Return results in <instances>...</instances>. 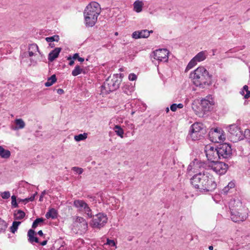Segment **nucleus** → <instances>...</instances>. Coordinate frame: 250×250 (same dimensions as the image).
Returning a JSON list of instances; mask_svg holds the SVG:
<instances>
[{
	"label": "nucleus",
	"mask_w": 250,
	"mask_h": 250,
	"mask_svg": "<svg viewBox=\"0 0 250 250\" xmlns=\"http://www.w3.org/2000/svg\"><path fill=\"white\" fill-rule=\"evenodd\" d=\"M21 222L20 221H14L12 223V226L10 227V231L14 233L18 229L19 226L21 224Z\"/></svg>",
	"instance_id": "obj_31"
},
{
	"label": "nucleus",
	"mask_w": 250,
	"mask_h": 250,
	"mask_svg": "<svg viewBox=\"0 0 250 250\" xmlns=\"http://www.w3.org/2000/svg\"><path fill=\"white\" fill-rule=\"evenodd\" d=\"M45 193H46V191H45V190H43V191L42 192V193H41V195H40V196L39 201L41 202V201H42V200H43V196L45 194Z\"/></svg>",
	"instance_id": "obj_48"
},
{
	"label": "nucleus",
	"mask_w": 250,
	"mask_h": 250,
	"mask_svg": "<svg viewBox=\"0 0 250 250\" xmlns=\"http://www.w3.org/2000/svg\"><path fill=\"white\" fill-rule=\"evenodd\" d=\"M122 74H114L112 78H107L101 86V91L103 93L109 94L119 88L121 83L122 79L119 78V76L121 77Z\"/></svg>",
	"instance_id": "obj_4"
},
{
	"label": "nucleus",
	"mask_w": 250,
	"mask_h": 250,
	"mask_svg": "<svg viewBox=\"0 0 250 250\" xmlns=\"http://www.w3.org/2000/svg\"><path fill=\"white\" fill-rule=\"evenodd\" d=\"M149 37L148 30L146 29L136 31L132 34V37L135 39L147 38Z\"/></svg>",
	"instance_id": "obj_16"
},
{
	"label": "nucleus",
	"mask_w": 250,
	"mask_h": 250,
	"mask_svg": "<svg viewBox=\"0 0 250 250\" xmlns=\"http://www.w3.org/2000/svg\"><path fill=\"white\" fill-rule=\"evenodd\" d=\"M67 60H76L77 59L79 62H83L84 61V59L83 58L80 57L79 53H75L73 56L72 57L71 56H69L67 57Z\"/></svg>",
	"instance_id": "obj_36"
},
{
	"label": "nucleus",
	"mask_w": 250,
	"mask_h": 250,
	"mask_svg": "<svg viewBox=\"0 0 250 250\" xmlns=\"http://www.w3.org/2000/svg\"><path fill=\"white\" fill-rule=\"evenodd\" d=\"M193 83L196 86L204 88L211 84V75L202 66L198 67L190 74Z\"/></svg>",
	"instance_id": "obj_1"
},
{
	"label": "nucleus",
	"mask_w": 250,
	"mask_h": 250,
	"mask_svg": "<svg viewBox=\"0 0 250 250\" xmlns=\"http://www.w3.org/2000/svg\"><path fill=\"white\" fill-rule=\"evenodd\" d=\"M92 218V219L89 224L93 229H101L105 226L108 220L107 215L102 212L98 213L95 215H93Z\"/></svg>",
	"instance_id": "obj_6"
},
{
	"label": "nucleus",
	"mask_w": 250,
	"mask_h": 250,
	"mask_svg": "<svg viewBox=\"0 0 250 250\" xmlns=\"http://www.w3.org/2000/svg\"><path fill=\"white\" fill-rule=\"evenodd\" d=\"M203 132H195L189 130L188 137H190L193 141L200 140L203 137Z\"/></svg>",
	"instance_id": "obj_21"
},
{
	"label": "nucleus",
	"mask_w": 250,
	"mask_h": 250,
	"mask_svg": "<svg viewBox=\"0 0 250 250\" xmlns=\"http://www.w3.org/2000/svg\"><path fill=\"white\" fill-rule=\"evenodd\" d=\"M64 93V90L62 89L59 88L57 89V93L59 94H62Z\"/></svg>",
	"instance_id": "obj_50"
},
{
	"label": "nucleus",
	"mask_w": 250,
	"mask_h": 250,
	"mask_svg": "<svg viewBox=\"0 0 250 250\" xmlns=\"http://www.w3.org/2000/svg\"><path fill=\"white\" fill-rule=\"evenodd\" d=\"M47 242V240H44L40 244H41V245L43 246H45L46 245Z\"/></svg>",
	"instance_id": "obj_55"
},
{
	"label": "nucleus",
	"mask_w": 250,
	"mask_h": 250,
	"mask_svg": "<svg viewBox=\"0 0 250 250\" xmlns=\"http://www.w3.org/2000/svg\"><path fill=\"white\" fill-rule=\"evenodd\" d=\"M137 78L136 75L134 73H130L128 76V79L132 81L136 80Z\"/></svg>",
	"instance_id": "obj_46"
},
{
	"label": "nucleus",
	"mask_w": 250,
	"mask_h": 250,
	"mask_svg": "<svg viewBox=\"0 0 250 250\" xmlns=\"http://www.w3.org/2000/svg\"><path fill=\"white\" fill-rule=\"evenodd\" d=\"M76 221L80 224H82L83 225V229L85 230L87 229L88 227V224L84 218L82 217L78 216L76 218Z\"/></svg>",
	"instance_id": "obj_30"
},
{
	"label": "nucleus",
	"mask_w": 250,
	"mask_h": 250,
	"mask_svg": "<svg viewBox=\"0 0 250 250\" xmlns=\"http://www.w3.org/2000/svg\"><path fill=\"white\" fill-rule=\"evenodd\" d=\"M216 51H217V49H212V52H213V53H212V55H213V56H214V55H215V52H216Z\"/></svg>",
	"instance_id": "obj_58"
},
{
	"label": "nucleus",
	"mask_w": 250,
	"mask_h": 250,
	"mask_svg": "<svg viewBox=\"0 0 250 250\" xmlns=\"http://www.w3.org/2000/svg\"><path fill=\"white\" fill-rule=\"evenodd\" d=\"M235 187V183L233 181H231L227 186L224 188L221 192L222 194H224V195H227L230 189H232Z\"/></svg>",
	"instance_id": "obj_24"
},
{
	"label": "nucleus",
	"mask_w": 250,
	"mask_h": 250,
	"mask_svg": "<svg viewBox=\"0 0 250 250\" xmlns=\"http://www.w3.org/2000/svg\"><path fill=\"white\" fill-rule=\"evenodd\" d=\"M248 162L250 164V156L248 158Z\"/></svg>",
	"instance_id": "obj_64"
},
{
	"label": "nucleus",
	"mask_w": 250,
	"mask_h": 250,
	"mask_svg": "<svg viewBox=\"0 0 250 250\" xmlns=\"http://www.w3.org/2000/svg\"><path fill=\"white\" fill-rule=\"evenodd\" d=\"M57 81V78L55 74L52 75L47 79V82L44 83L46 87H49Z\"/></svg>",
	"instance_id": "obj_27"
},
{
	"label": "nucleus",
	"mask_w": 250,
	"mask_h": 250,
	"mask_svg": "<svg viewBox=\"0 0 250 250\" xmlns=\"http://www.w3.org/2000/svg\"><path fill=\"white\" fill-rule=\"evenodd\" d=\"M73 206L79 211L85 213L88 218H91L93 216L91 209L84 201L80 199L75 200L73 202Z\"/></svg>",
	"instance_id": "obj_8"
},
{
	"label": "nucleus",
	"mask_w": 250,
	"mask_h": 250,
	"mask_svg": "<svg viewBox=\"0 0 250 250\" xmlns=\"http://www.w3.org/2000/svg\"><path fill=\"white\" fill-rule=\"evenodd\" d=\"M1 196L2 199H7L10 196V193L9 191H4L1 193Z\"/></svg>",
	"instance_id": "obj_44"
},
{
	"label": "nucleus",
	"mask_w": 250,
	"mask_h": 250,
	"mask_svg": "<svg viewBox=\"0 0 250 250\" xmlns=\"http://www.w3.org/2000/svg\"><path fill=\"white\" fill-rule=\"evenodd\" d=\"M248 88H249L248 86L247 85H245L243 86V88L242 90H243L244 91L246 92L247 91L249 90Z\"/></svg>",
	"instance_id": "obj_53"
},
{
	"label": "nucleus",
	"mask_w": 250,
	"mask_h": 250,
	"mask_svg": "<svg viewBox=\"0 0 250 250\" xmlns=\"http://www.w3.org/2000/svg\"><path fill=\"white\" fill-rule=\"evenodd\" d=\"M18 200L19 202H26V200H25V199H18Z\"/></svg>",
	"instance_id": "obj_56"
},
{
	"label": "nucleus",
	"mask_w": 250,
	"mask_h": 250,
	"mask_svg": "<svg viewBox=\"0 0 250 250\" xmlns=\"http://www.w3.org/2000/svg\"><path fill=\"white\" fill-rule=\"evenodd\" d=\"M208 249H209V250H213V247L212 246H209L208 247Z\"/></svg>",
	"instance_id": "obj_60"
},
{
	"label": "nucleus",
	"mask_w": 250,
	"mask_h": 250,
	"mask_svg": "<svg viewBox=\"0 0 250 250\" xmlns=\"http://www.w3.org/2000/svg\"><path fill=\"white\" fill-rule=\"evenodd\" d=\"M207 51L204 50L197 53L194 58L198 62H200L204 61L207 58Z\"/></svg>",
	"instance_id": "obj_22"
},
{
	"label": "nucleus",
	"mask_w": 250,
	"mask_h": 250,
	"mask_svg": "<svg viewBox=\"0 0 250 250\" xmlns=\"http://www.w3.org/2000/svg\"><path fill=\"white\" fill-rule=\"evenodd\" d=\"M100 13L101 8L100 4L95 1L90 2L86 7L83 12L85 26L86 27H93L94 26Z\"/></svg>",
	"instance_id": "obj_3"
},
{
	"label": "nucleus",
	"mask_w": 250,
	"mask_h": 250,
	"mask_svg": "<svg viewBox=\"0 0 250 250\" xmlns=\"http://www.w3.org/2000/svg\"><path fill=\"white\" fill-rule=\"evenodd\" d=\"M223 130L220 128H211L208 132V137L213 142H217L225 139L222 134Z\"/></svg>",
	"instance_id": "obj_13"
},
{
	"label": "nucleus",
	"mask_w": 250,
	"mask_h": 250,
	"mask_svg": "<svg viewBox=\"0 0 250 250\" xmlns=\"http://www.w3.org/2000/svg\"><path fill=\"white\" fill-rule=\"evenodd\" d=\"M28 54H29V56H30V57L33 56L34 55V51L29 50H28Z\"/></svg>",
	"instance_id": "obj_51"
},
{
	"label": "nucleus",
	"mask_w": 250,
	"mask_h": 250,
	"mask_svg": "<svg viewBox=\"0 0 250 250\" xmlns=\"http://www.w3.org/2000/svg\"><path fill=\"white\" fill-rule=\"evenodd\" d=\"M11 152L9 150L5 149L2 146H0V156L4 159L10 157Z\"/></svg>",
	"instance_id": "obj_25"
},
{
	"label": "nucleus",
	"mask_w": 250,
	"mask_h": 250,
	"mask_svg": "<svg viewBox=\"0 0 250 250\" xmlns=\"http://www.w3.org/2000/svg\"><path fill=\"white\" fill-rule=\"evenodd\" d=\"M72 170L74 171V172H76L77 173L79 174H82V173L83 172V170L82 168L81 167H74L72 168Z\"/></svg>",
	"instance_id": "obj_42"
},
{
	"label": "nucleus",
	"mask_w": 250,
	"mask_h": 250,
	"mask_svg": "<svg viewBox=\"0 0 250 250\" xmlns=\"http://www.w3.org/2000/svg\"><path fill=\"white\" fill-rule=\"evenodd\" d=\"M208 173L199 172L195 174L190 178V184L197 191L203 192L204 182Z\"/></svg>",
	"instance_id": "obj_5"
},
{
	"label": "nucleus",
	"mask_w": 250,
	"mask_h": 250,
	"mask_svg": "<svg viewBox=\"0 0 250 250\" xmlns=\"http://www.w3.org/2000/svg\"><path fill=\"white\" fill-rule=\"evenodd\" d=\"M123 92L127 95H131L132 93L134 91V86L132 83L127 82L124 83L122 86Z\"/></svg>",
	"instance_id": "obj_17"
},
{
	"label": "nucleus",
	"mask_w": 250,
	"mask_h": 250,
	"mask_svg": "<svg viewBox=\"0 0 250 250\" xmlns=\"http://www.w3.org/2000/svg\"><path fill=\"white\" fill-rule=\"evenodd\" d=\"M169 110L168 107H167V108H166V112H169Z\"/></svg>",
	"instance_id": "obj_63"
},
{
	"label": "nucleus",
	"mask_w": 250,
	"mask_h": 250,
	"mask_svg": "<svg viewBox=\"0 0 250 250\" xmlns=\"http://www.w3.org/2000/svg\"><path fill=\"white\" fill-rule=\"evenodd\" d=\"M192 169V167L191 166V165H188V171H190L191 169Z\"/></svg>",
	"instance_id": "obj_57"
},
{
	"label": "nucleus",
	"mask_w": 250,
	"mask_h": 250,
	"mask_svg": "<svg viewBox=\"0 0 250 250\" xmlns=\"http://www.w3.org/2000/svg\"><path fill=\"white\" fill-rule=\"evenodd\" d=\"M197 62H198L193 57L188 62L186 68V71H188L193 67L197 64Z\"/></svg>",
	"instance_id": "obj_34"
},
{
	"label": "nucleus",
	"mask_w": 250,
	"mask_h": 250,
	"mask_svg": "<svg viewBox=\"0 0 250 250\" xmlns=\"http://www.w3.org/2000/svg\"><path fill=\"white\" fill-rule=\"evenodd\" d=\"M11 205L13 208L18 207V204L17 202V197L15 195H12L11 196Z\"/></svg>",
	"instance_id": "obj_41"
},
{
	"label": "nucleus",
	"mask_w": 250,
	"mask_h": 250,
	"mask_svg": "<svg viewBox=\"0 0 250 250\" xmlns=\"http://www.w3.org/2000/svg\"><path fill=\"white\" fill-rule=\"evenodd\" d=\"M203 192H212L217 188V183L215 178L211 174L208 173L206 178Z\"/></svg>",
	"instance_id": "obj_12"
},
{
	"label": "nucleus",
	"mask_w": 250,
	"mask_h": 250,
	"mask_svg": "<svg viewBox=\"0 0 250 250\" xmlns=\"http://www.w3.org/2000/svg\"><path fill=\"white\" fill-rule=\"evenodd\" d=\"M245 91H244L243 90H242L240 92L241 93V94H242V95H245Z\"/></svg>",
	"instance_id": "obj_59"
},
{
	"label": "nucleus",
	"mask_w": 250,
	"mask_h": 250,
	"mask_svg": "<svg viewBox=\"0 0 250 250\" xmlns=\"http://www.w3.org/2000/svg\"><path fill=\"white\" fill-rule=\"evenodd\" d=\"M28 49L34 52H36V51L39 52L38 45L34 43L30 44L29 46Z\"/></svg>",
	"instance_id": "obj_43"
},
{
	"label": "nucleus",
	"mask_w": 250,
	"mask_h": 250,
	"mask_svg": "<svg viewBox=\"0 0 250 250\" xmlns=\"http://www.w3.org/2000/svg\"><path fill=\"white\" fill-rule=\"evenodd\" d=\"M168 51L167 49H159L153 52L154 59L160 62L168 61Z\"/></svg>",
	"instance_id": "obj_14"
},
{
	"label": "nucleus",
	"mask_w": 250,
	"mask_h": 250,
	"mask_svg": "<svg viewBox=\"0 0 250 250\" xmlns=\"http://www.w3.org/2000/svg\"><path fill=\"white\" fill-rule=\"evenodd\" d=\"M35 231L32 229H30L27 233V236L28 238V241L31 243L36 242L37 243H39V239L38 237L34 236Z\"/></svg>",
	"instance_id": "obj_20"
},
{
	"label": "nucleus",
	"mask_w": 250,
	"mask_h": 250,
	"mask_svg": "<svg viewBox=\"0 0 250 250\" xmlns=\"http://www.w3.org/2000/svg\"><path fill=\"white\" fill-rule=\"evenodd\" d=\"M83 72V69H82L80 66L78 65H77L74 70L72 71V75L73 76H76L79 74H80Z\"/></svg>",
	"instance_id": "obj_35"
},
{
	"label": "nucleus",
	"mask_w": 250,
	"mask_h": 250,
	"mask_svg": "<svg viewBox=\"0 0 250 250\" xmlns=\"http://www.w3.org/2000/svg\"><path fill=\"white\" fill-rule=\"evenodd\" d=\"M208 167L210 169L220 175L225 174L229 168L227 164L218 161L209 163Z\"/></svg>",
	"instance_id": "obj_10"
},
{
	"label": "nucleus",
	"mask_w": 250,
	"mask_h": 250,
	"mask_svg": "<svg viewBox=\"0 0 250 250\" xmlns=\"http://www.w3.org/2000/svg\"><path fill=\"white\" fill-rule=\"evenodd\" d=\"M87 137V134L86 133H84L83 134H80L78 135H75L74 136V139L77 142H80L81 141H83L86 139Z\"/></svg>",
	"instance_id": "obj_32"
},
{
	"label": "nucleus",
	"mask_w": 250,
	"mask_h": 250,
	"mask_svg": "<svg viewBox=\"0 0 250 250\" xmlns=\"http://www.w3.org/2000/svg\"><path fill=\"white\" fill-rule=\"evenodd\" d=\"M25 216V212L21 209L17 210L14 214L15 220H21L24 218Z\"/></svg>",
	"instance_id": "obj_26"
},
{
	"label": "nucleus",
	"mask_w": 250,
	"mask_h": 250,
	"mask_svg": "<svg viewBox=\"0 0 250 250\" xmlns=\"http://www.w3.org/2000/svg\"><path fill=\"white\" fill-rule=\"evenodd\" d=\"M7 228V224L5 221L0 218V233L4 231Z\"/></svg>",
	"instance_id": "obj_40"
},
{
	"label": "nucleus",
	"mask_w": 250,
	"mask_h": 250,
	"mask_svg": "<svg viewBox=\"0 0 250 250\" xmlns=\"http://www.w3.org/2000/svg\"><path fill=\"white\" fill-rule=\"evenodd\" d=\"M106 245H108L111 247L116 246V243L113 240H110L109 238H107L106 240Z\"/></svg>",
	"instance_id": "obj_45"
},
{
	"label": "nucleus",
	"mask_w": 250,
	"mask_h": 250,
	"mask_svg": "<svg viewBox=\"0 0 250 250\" xmlns=\"http://www.w3.org/2000/svg\"><path fill=\"white\" fill-rule=\"evenodd\" d=\"M60 39L59 36L58 35H54L53 36L46 37L45 38V40L47 42H59Z\"/></svg>",
	"instance_id": "obj_38"
},
{
	"label": "nucleus",
	"mask_w": 250,
	"mask_h": 250,
	"mask_svg": "<svg viewBox=\"0 0 250 250\" xmlns=\"http://www.w3.org/2000/svg\"><path fill=\"white\" fill-rule=\"evenodd\" d=\"M15 124L18 129H22L25 126V123L21 119H17L15 120Z\"/></svg>",
	"instance_id": "obj_33"
},
{
	"label": "nucleus",
	"mask_w": 250,
	"mask_h": 250,
	"mask_svg": "<svg viewBox=\"0 0 250 250\" xmlns=\"http://www.w3.org/2000/svg\"><path fill=\"white\" fill-rule=\"evenodd\" d=\"M58 213L57 210L54 208H50L45 214V217L47 219H56L58 217Z\"/></svg>",
	"instance_id": "obj_19"
},
{
	"label": "nucleus",
	"mask_w": 250,
	"mask_h": 250,
	"mask_svg": "<svg viewBox=\"0 0 250 250\" xmlns=\"http://www.w3.org/2000/svg\"><path fill=\"white\" fill-rule=\"evenodd\" d=\"M228 131L231 137H233L235 141L240 140L243 138V132L238 125L235 124L230 125Z\"/></svg>",
	"instance_id": "obj_15"
},
{
	"label": "nucleus",
	"mask_w": 250,
	"mask_h": 250,
	"mask_svg": "<svg viewBox=\"0 0 250 250\" xmlns=\"http://www.w3.org/2000/svg\"><path fill=\"white\" fill-rule=\"evenodd\" d=\"M44 219L43 218H36L33 222L32 228L33 229H35L37 227L38 225L41 223L43 222Z\"/></svg>",
	"instance_id": "obj_37"
},
{
	"label": "nucleus",
	"mask_w": 250,
	"mask_h": 250,
	"mask_svg": "<svg viewBox=\"0 0 250 250\" xmlns=\"http://www.w3.org/2000/svg\"><path fill=\"white\" fill-rule=\"evenodd\" d=\"M114 130L118 136L123 138L124 131L123 129L120 125H116L114 128Z\"/></svg>",
	"instance_id": "obj_29"
},
{
	"label": "nucleus",
	"mask_w": 250,
	"mask_h": 250,
	"mask_svg": "<svg viewBox=\"0 0 250 250\" xmlns=\"http://www.w3.org/2000/svg\"><path fill=\"white\" fill-rule=\"evenodd\" d=\"M220 160H227L231 158L232 152L231 146L229 144L224 143L217 145Z\"/></svg>",
	"instance_id": "obj_9"
},
{
	"label": "nucleus",
	"mask_w": 250,
	"mask_h": 250,
	"mask_svg": "<svg viewBox=\"0 0 250 250\" xmlns=\"http://www.w3.org/2000/svg\"><path fill=\"white\" fill-rule=\"evenodd\" d=\"M37 194V192H36L34 194L32 195L30 197L25 198V200H26V203H27L29 201H34V200L35 199V197Z\"/></svg>",
	"instance_id": "obj_47"
},
{
	"label": "nucleus",
	"mask_w": 250,
	"mask_h": 250,
	"mask_svg": "<svg viewBox=\"0 0 250 250\" xmlns=\"http://www.w3.org/2000/svg\"><path fill=\"white\" fill-rule=\"evenodd\" d=\"M203 130V125L199 123H195L193 124L190 127V130L194 131L197 132H202Z\"/></svg>",
	"instance_id": "obj_23"
},
{
	"label": "nucleus",
	"mask_w": 250,
	"mask_h": 250,
	"mask_svg": "<svg viewBox=\"0 0 250 250\" xmlns=\"http://www.w3.org/2000/svg\"><path fill=\"white\" fill-rule=\"evenodd\" d=\"M62 49L61 47H56L52 50L48 54V59L49 61L52 62L58 58Z\"/></svg>",
	"instance_id": "obj_18"
},
{
	"label": "nucleus",
	"mask_w": 250,
	"mask_h": 250,
	"mask_svg": "<svg viewBox=\"0 0 250 250\" xmlns=\"http://www.w3.org/2000/svg\"><path fill=\"white\" fill-rule=\"evenodd\" d=\"M49 46H50L51 47H53L55 46V44H54V43H49Z\"/></svg>",
	"instance_id": "obj_61"
},
{
	"label": "nucleus",
	"mask_w": 250,
	"mask_h": 250,
	"mask_svg": "<svg viewBox=\"0 0 250 250\" xmlns=\"http://www.w3.org/2000/svg\"><path fill=\"white\" fill-rule=\"evenodd\" d=\"M205 152L208 160L210 163H213V162H216L220 160L217 146L215 147L210 146H206Z\"/></svg>",
	"instance_id": "obj_11"
},
{
	"label": "nucleus",
	"mask_w": 250,
	"mask_h": 250,
	"mask_svg": "<svg viewBox=\"0 0 250 250\" xmlns=\"http://www.w3.org/2000/svg\"><path fill=\"white\" fill-rule=\"evenodd\" d=\"M246 94H245L244 95V98L245 99H248L250 97V90H248L246 91Z\"/></svg>",
	"instance_id": "obj_49"
},
{
	"label": "nucleus",
	"mask_w": 250,
	"mask_h": 250,
	"mask_svg": "<svg viewBox=\"0 0 250 250\" xmlns=\"http://www.w3.org/2000/svg\"><path fill=\"white\" fill-rule=\"evenodd\" d=\"M153 31L152 30H150V31H149V30H148V32H149V36L150 35V33H153Z\"/></svg>",
	"instance_id": "obj_62"
},
{
	"label": "nucleus",
	"mask_w": 250,
	"mask_h": 250,
	"mask_svg": "<svg viewBox=\"0 0 250 250\" xmlns=\"http://www.w3.org/2000/svg\"><path fill=\"white\" fill-rule=\"evenodd\" d=\"M134 10L137 13L142 11L143 3L139 0H136L133 4Z\"/></svg>",
	"instance_id": "obj_28"
},
{
	"label": "nucleus",
	"mask_w": 250,
	"mask_h": 250,
	"mask_svg": "<svg viewBox=\"0 0 250 250\" xmlns=\"http://www.w3.org/2000/svg\"><path fill=\"white\" fill-rule=\"evenodd\" d=\"M199 105H195L193 104L192 108L196 112V114H199L200 112L206 114L208 111L211 110L212 108L213 103L206 99H202L199 103Z\"/></svg>",
	"instance_id": "obj_7"
},
{
	"label": "nucleus",
	"mask_w": 250,
	"mask_h": 250,
	"mask_svg": "<svg viewBox=\"0 0 250 250\" xmlns=\"http://www.w3.org/2000/svg\"><path fill=\"white\" fill-rule=\"evenodd\" d=\"M229 210L231 219L234 222L243 221L248 216V208H245L238 199L230 201Z\"/></svg>",
	"instance_id": "obj_2"
},
{
	"label": "nucleus",
	"mask_w": 250,
	"mask_h": 250,
	"mask_svg": "<svg viewBox=\"0 0 250 250\" xmlns=\"http://www.w3.org/2000/svg\"><path fill=\"white\" fill-rule=\"evenodd\" d=\"M70 60V62H69V65L70 66L73 65L74 64V60L72 59V60Z\"/></svg>",
	"instance_id": "obj_54"
},
{
	"label": "nucleus",
	"mask_w": 250,
	"mask_h": 250,
	"mask_svg": "<svg viewBox=\"0 0 250 250\" xmlns=\"http://www.w3.org/2000/svg\"><path fill=\"white\" fill-rule=\"evenodd\" d=\"M184 105L182 104H173L170 105V109L172 111H175L177 108H182Z\"/></svg>",
	"instance_id": "obj_39"
},
{
	"label": "nucleus",
	"mask_w": 250,
	"mask_h": 250,
	"mask_svg": "<svg viewBox=\"0 0 250 250\" xmlns=\"http://www.w3.org/2000/svg\"><path fill=\"white\" fill-rule=\"evenodd\" d=\"M38 234L42 237L44 236V234L42 230H40L38 232Z\"/></svg>",
	"instance_id": "obj_52"
}]
</instances>
